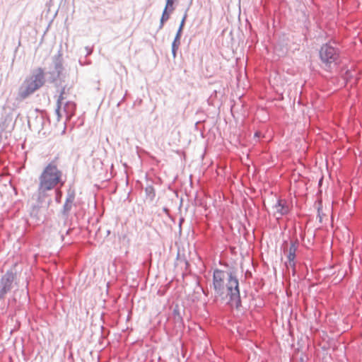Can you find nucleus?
Instances as JSON below:
<instances>
[{"mask_svg": "<svg viewBox=\"0 0 362 362\" xmlns=\"http://www.w3.org/2000/svg\"><path fill=\"white\" fill-rule=\"evenodd\" d=\"M67 106L69 108H70L71 110H69V112H68L69 115L68 117H70L73 115V110H74V105L73 104H67Z\"/></svg>", "mask_w": 362, "mask_h": 362, "instance_id": "2eb2a0df", "label": "nucleus"}, {"mask_svg": "<svg viewBox=\"0 0 362 362\" xmlns=\"http://www.w3.org/2000/svg\"><path fill=\"white\" fill-rule=\"evenodd\" d=\"M65 183L63 172L55 163H49L39 176L37 192L40 196L45 197L48 191H51L57 186H63Z\"/></svg>", "mask_w": 362, "mask_h": 362, "instance_id": "f03ea898", "label": "nucleus"}, {"mask_svg": "<svg viewBox=\"0 0 362 362\" xmlns=\"http://www.w3.org/2000/svg\"><path fill=\"white\" fill-rule=\"evenodd\" d=\"M344 79L348 82L350 81L352 78H356L357 72L355 70H349L346 69L344 73L342 74ZM357 80V78H356Z\"/></svg>", "mask_w": 362, "mask_h": 362, "instance_id": "6e6552de", "label": "nucleus"}, {"mask_svg": "<svg viewBox=\"0 0 362 362\" xmlns=\"http://www.w3.org/2000/svg\"><path fill=\"white\" fill-rule=\"evenodd\" d=\"M170 18V15L167 13V10L166 8L164 9L163 12V15L161 16V18H160V28H163V24H164V22L168 21Z\"/></svg>", "mask_w": 362, "mask_h": 362, "instance_id": "9b49d317", "label": "nucleus"}, {"mask_svg": "<svg viewBox=\"0 0 362 362\" xmlns=\"http://www.w3.org/2000/svg\"><path fill=\"white\" fill-rule=\"evenodd\" d=\"M55 69L57 72L58 76H60L62 74L64 71V67L61 61H59L55 64Z\"/></svg>", "mask_w": 362, "mask_h": 362, "instance_id": "f8f14e48", "label": "nucleus"}, {"mask_svg": "<svg viewBox=\"0 0 362 362\" xmlns=\"http://www.w3.org/2000/svg\"><path fill=\"white\" fill-rule=\"evenodd\" d=\"M214 287L222 299L236 307L240 304L238 279L231 274L216 269L214 272Z\"/></svg>", "mask_w": 362, "mask_h": 362, "instance_id": "f257e3e1", "label": "nucleus"}, {"mask_svg": "<svg viewBox=\"0 0 362 362\" xmlns=\"http://www.w3.org/2000/svg\"><path fill=\"white\" fill-rule=\"evenodd\" d=\"M312 238V243L311 245H314L315 243V238L313 235V231L310 229H308L306 232L305 233V235L303 238V241L305 243L306 241L309 243L310 242V239Z\"/></svg>", "mask_w": 362, "mask_h": 362, "instance_id": "1a4fd4ad", "label": "nucleus"}, {"mask_svg": "<svg viewBox=\"0 0 362 362\" xmlns=\"http://www.w3.org/2000/svg\"><path fill=\"white\" fill-rule=\"evenodd\" d=\"M320 193H322V191H320V192L318 191V192H317V194H319Z\"/></svg>", "mask_w": 362, "mask_h": 362, "instance_id": "6ab92c4d", "label": "nucleus"}, {"mask_svg": "<svg viewBox=\"0 0 362 362\" xmlns=\"http://www.w3.org/2000/svg\"><path fill=\"white\" fill-rule=\"evenodd\" d=\"M322 181V178H321L320 180H318V182H317L318 187H320L321 185Z\"/></svg>", "mask_w": 362, "mask_h": 362, "instance_id": "f3484780", "label": "nucleus"}, {"mask_svg": "<svg viewBox=\"0 0 362 362\" xmlns=\"http://www.w3.org/2000/svg\"><path fill=\"white\" fill-rule=\"evenodd\" d=\"M274 209L276 213L280 215L286 214L288 212L289 209L288 206L286 204V203L281 200H279L277 203L274 206Z\"/></svg>", "mask_w": 362, "mask_h": 362, "instance_id": "0eeeda50", "label": "nucleus"}, {"mask_svg": "<svg viewBox=\"0 0 362 362\" xmlns=\"http://www.w3.org/2000/svg\"><path fill=\"white\" fill-rule=\"evenodd\" d=\"M320 57L322 66L327 71H331L337 66V61L339 57L338 50L330 43L322 46L320 51Z\"/></svg>", "mask_w": 362, "mask_h": 362, "instance_id": "20e7f679", "label": "nucleus"}, {"mask_svg": "<svg viewBox=\"0 0 362 362\" xmlns=\"http://www.w3.org/2000/svg\"><path fill=\"white\" fill-rule=\"evenodd\" d=\"M185 17L183 18V19H182V21L181 22L180 26L179 28V30H178L177 33L176 35L175 39V40L173 42V52L174 54H175V43H176L177 41H178V42L180 41V34H181V32H182L184 23H185Z\"/></svg>", "mask_w": 362, "mask_h": 362, "instance_id": "9d476101", "label": "nucleus"}, {"mask_svg": "<svg viewBox=\"0 0 362 362\" xmlns=\"http://www.w3.org/2000/svg\"><path fill=\"white\" fill-rule=\"evenodd\" d=\"M64 100V97H63V93H62L59 97V99L57 100V112L58 114H59V111L61 110V106H62V101Z\"/></svg>", "mask_w": 362, "mask_h": 362, "instance_id": "ddd939ff", "label": "nucleus"}, {"mask_svg": "<svg viewBox=\"0 0 362 362\" xmlns=\"http://www.w3.org/2000/svg\"><path fill=\"white\" fill-rule=\"evenodd\" d=\"M45 82V72L42 68L34 70L30 76L27 77L18 90L20 99H25L37 90L40 88Z\"/></svg>", "mask_w": 362, "mask_h": 362, "instance_id": "7ed1b4c3", "label": "nucleus"}, {"mask_svg": "<svg viewBox=\"0 0 362 362\" xmlns=\"http://www.w3.org/2000/svg\"><path fill=\"white\" fill-rule=\"evenodd\" d=\"M320 193H322V191H320V192L318 191V192H317V194H319Z\"/></svg>", "mask_w": 362, "mask_h": 362, "instance_id": "a211bd4d", "label": "nucleus"}, {"mask_svg": "<svg viewBox=\"0 0 362 362\" xmlns=\"http://www.w3.org/2000/svg\"><path fill=\"white\" fill-rule=\"evenodd\" d=\"M15 279V276L13 272H7L5 274L1 281L2 285L1 293L2 294L6 293L11 288L12 283Z\"/></svg>", "mask_w": 362, "mask_h": 362, "instance_id": "39448f33", "label": "nucleus"}, {"mask_svg": "<svg viewBox=\"0 0 362 362\" xmlns=\"http://www.w3.org/2000/svg\"><path fill=\"white\" fill-rule=\"evenodd\" d=\"M173 3H174L173 0H167L166 6H165V8H166V10H167L168 8H173ZM173 8H172L171 10H173Z\"/></svg>", "mask_w": 362, "mask_h": 362, "instance_id": "4468645a", "label": "nucleus"}, {"mask_svg": "<svg viewBox=\"0 0 362 362\" xmlns=\"http://www.w3.org/2000/svg\"><path fill=\"white\" fill-rule=\"evenodd\" d=\"M298 243L297 241L291 243L289 247L287 258H288V264L287 266H290L291 267H294L295 266V257H296V252L298 248Z\"/></svg>", "mask_w": 362, "mask_h": 362, "instance_id": "423d86ee", "label": "nucleus"}, {"mask_svg": "<svg viewBox=\"0 0 362 362\" xmlns=\"http://www.w3.org/2000/svg\"><path fill=\"white\" fill-rule=\"evenodd\" d=\"M320 206H321V201L318 199V208H317V210H318V216H320Z\"/></svg>", "mask_w": 362, "mask_h": 362, "instance_id": "dca6fc26", "label": "nucleus"}]
</instances>
